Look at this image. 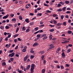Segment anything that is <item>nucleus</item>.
I'll return each mask as SVG.
<instances>
[{"mask_svg": "<svg viewBox=\"0 0 73 73\" xmlns=\"http://www.w3.org/2000/svg\"><path fill=\"white\" fill-rule=\"evenodd\" d=\"M35 64H33L31 66V73H33V72H34V71L33 70H34V69H35Z\"/></svg>", "mask_w": 73, "mask_h": 73, "instance_id": "1", "label": "nucleus"}, {"mask_svg": "<svg viewBox=\"0 0 73 73\" xmlns=\"http://www.w3.org/2000/svg\"><path fill=\"white\" fill-rule=\"evenodd\" d=\"M15 55V53L14 52H13L12 53L10 54L9 55V57H13Z\"/></svg>", "mask_w": 73, "mask_h": 73, "instance_id": "2", "label": "nucleus"}, {"mask_svg": "<svg viewBox=\"0 0 73 73\" xmlns=\"http://www.w3.org/2000/svg\"><path fill=\"white\" fill-rule=\"evenodd\" d=\"M62 55V58H65V57L66 55L65 54V53L64 52H63L61 54Z\"/></svg>", "mask_w": 73, "mask_h": 73, "instance_id": "3", "label": "nucleus"}, {"mask_svg": "<svg viewBox=\"0 0 73 73\" xmlns=\"http://www.w3.org/2000/svg\"><path fill=\"white\" fill-rule=\"evenodd\" d=\"M38 45V43L37 42H35L33 45V46H36Z\"/></svg>", "mask_w": 73, "mask_h": 73, "instance_id": "4", "label": "nucleus"}, {"mask_svg": "<svg viewBox=\"0 0 73 73\" xmlns=\"http://www.w3.org/2000/svg\"><path fill=\"white\" fill-rule=\"evenodd\" d=\"M11 45V44H7L5 46V47H6V48H8L10 47V45Z\"/></svg>", "mask_w": 73, "mask_h": 73, "instance_id": "5", "label": "nucleus"}, {"mask_svg": "<svg viewBox=\"0 0 73 73\" xmlns=\"http://www.w3.org/2000/svg\"><path fill=\"white\" fill-rule=\"evenodd\" d=\"M8 15H7L6 16H4L3 17V19H7L8 17Z\"/></svg>", "mask_w": 73, "mask_h": 73, "instance_id": "6", "label": "nucleus"}, {"mask_svg": "<svg viewBox=\"0 0 73 73\" xmlns=\"http://www.w3.org/2000/svg\"><path fill=\"white\" fill-rule=\"evenodd\" d=\"M31 67V65H29L27 66L26 67V69L27 70H29V68Z\"/></svg>", "mask_w": 73, "mask_h": 73, "instance_id": "7", "label": "nucleus"}, {"mask_svg": "<svg viewBox=\"0 0 73 73\" xmlns=\"http://www.w3.org/2000/svg\"><path fill=\"white\" fill-rule=\"evenodd\" d=\"M45 53V52L44 51H42L39 52V54H44Z\"/></svg>", "mask_w": 73, "mask_h": 73, "instance_id": "8", "label": "nucleus"}, {"mask_svg": "<svg viewBox=\"0 0 73 73\" xmlns=\"http://www.w3.org/2000/svg\"><path fill=\"white\" fill-rule=\"evenodd\" d=\"M46 70V69L45 68L42 69V73H45V71Z\"/></svg>", "mask_w": 73, "mask_h": 73, "instance_id": "9", "label": "nucleus"}, {"mask_svg": "<svg viewBox=\"0 0 73 73\" xmlns=\"http://www.w3.org/2000/svg\"><path fill=\"white\" fill-rule=\"evenodd\" d=\"M54 48V46H51L47 50V51H48L49 50H50V49H53V48Z\"/></svg>", "mask_w": 73, "mask_h": 73, "instance_id": "10", "label": "nucleus"}, {"mask_svg": "<svg viewBox=\"0 0 73 73\" xmlns=\"http://www.w3.org/2000/svg\"><path fill=\"white\" fill-rule=\"evenodd\" d=\"M47 38H48V36H45L43 38L42 40H46V39H47Z\"/></svg>", "mask_w": 73, "mask_h": 73, "instance_id": "11", "label": "nucleus"}, {"mask_svg": "<svg viewBox=\"0 0 73 73\" xmlns=\"http://www.w3.org/2000/svg\"><path fill=\"white\" fill-rule=\"evenodd\" d=\"M30 52L31 53H35V51H33V48L31 49Z\"/></svg>", "mask_w": 73, "mask_h": 73, "instance_id": "12", "label": "nucleus"}, {"mask_svg": "<svg viewBox=\"0 0 73 73\" xmlns=\"http://www.w3.org/2000/svg\"><path fill=\"white\" fill-rule=\"evenodd\" d=\"M25 21L26 23H29L30 22L29 21V19H26Z\"/></svg>", "mask_w": 73, "mask_h": 73, "instance_id": "13", "label": "nucleus"}, {"mask_svg": "<svg viewBox=\"0 0 73 73\" xmlns=\"http://www.w3.org/2000/svg\"><path fill=\"white\" fill-rule=\"evenodd\" d=\"M11 21H15V22H16V19L15 18H13L12 19Z\"/></svg>", "mask_w": 73, "mask_h": 73, "instance_id": "14", "label": "nucleus"}, {"mask_svg": "<svg viewBox=\"0 0 73 73\" xmlns=\"http://www.w3.org/2000/svg\"><path fill=\"white\" fill-rule=\"evenodd\" d=\"M19 20H23V18L21 16L19 15Z\"/></svg>", "mask_w": 73, "mask_h": 73, "instance_id": "15", "label": "nucleus"}, {"mask_svg": "<svg viewBox=\"0 0 73 73\" xmlns=\"http://www.w3.org/2000/svg\"><path fill=\"white\" fill-rule=\"evenodd\" d=\"M68 34H72V31L70 30L68 31Z\"/></svg>", "mask_w": 73, "mask_h": 73, "instance_id": "16", "label": "nucleus"}, {"mask_svg": "<svg viewBox=\"0 0 73 73\" xmlns=\"http://www.w3.org/2000/svg\"><path fill=\"white\" fill-rule=\"evenodd\" d=\"M27 58H28L26 56H25L24 58V61H27Z\"/></svg>", "mask_w": 73, "mask_h": 73, "instance_id": "17", "label": "nucleus"}, {"mask_svg": "<svg viewBox=\"0 0 73 73\" xmlns=\"http://www.w3.org/2000/svg\"><path fill=\"white\" fill-rule=\"evenodd\" d=\"M61 25H62V23H58L56 24V25L57 26H60Z\"/></svg>", "mask_w": 73, "mask_h": 73, "instance_id": "18", "label": "nucleus"}, {"mask_svg": "<svg viewBox=\"0 0 73 73\" xmlns=\"http://www.w3.org/2000/svg\"><path fill=\"white\" fill-rule=\"evenodd\" d=\"M54 29H51L50 30V32H54Z\"/></svg>", "mask_w": 73, "mask_h": 73, "instance_id": "19", "label": "nucleus"}, {"mask_svg": "<svg viewBox=\"0 0 73 73\" xmlns=\"http://www.w3.org/2000/svg\"><path fill=\"white\" fill-rule=\"evenodd\" d=\"M49 37L50 38V40H52V37H53V36H52V35H49Z\"/></svg>", "mask_w": 73, "mask_h": 73, "instance_id": "20", "label": "nucleus"}, {"mask_svg": "<svg viewBox=\"0 0 73 73\" xmlns=\"http://www.w3.org/2000/svg\"><path fill=\"white\" fill-rule=\"evenodd\" d=\"M19 34H16L14 35V38H16L18 36H19Z\"/></svg>", "mask_w": 73, "mask_h": 73, "instance_id": "21", "label": "nucleus"}, {"mask_svg": "<svg viewBox=\"0 0 73 73\" xmlns=\"http://www.w3.org/2000/svg\"><path fill=\"white\" fill-rule=\"evenodd\" d=\"M46 36V34H43L42 35L41 37H45V36Z\"/></svg>", "mask_w": 73, "mask_h": 73, "instance_id": "22", "label": "nucleus"}, {"mask_svg": "<svg viewBox=\"0 0 73 73\" xmlns=\"http://www.w3.org/2000/svg\"><path fill=\"white\" fill-rule=\"evenodd\" d=\"M53 16L54 17H56L58 16V15L57 14H54L53 15Z\"/></svg>", "mask_w": 73, "mask_h": 73, "instance_id": "23", "label": "nucleus"}, {"mask_svg": "<svg viewBox=\"0 0 73 73\" xmlns=\"http://www.w3.org/2000/svg\"><path fill=\"white\" fill-rule=\"evenodd\" d=\"M65 3L67 4H68L69 3V1H65Z\"/></svg>", "mask_w": 73, "mask_h": 73, "instance_id": "24", "label": "nucleus"}, {"mask_svg": "<svg viewBox=\"0 0 73 73\" xmlns=\"http://www.w3.org/2000/svg\"><path fill=\"white\" fill-rule=\"evenodd\" d=\"M29 31H30V29H28L26 30V33H28V32H29Z\"/></svg>", "mask_w": 73, "mask_h": 73, "instance_id": "25", "label": "nucleus"}, {"mask_svg": "<svg viewBox=\"0 0 73 73\" xmlns=\"http://www.w3.org/2000/svg\"><path fill=\"white\" fill-rule=\"evenodd\" d=\"M62 11V9H61V8L57 10V12H61Z\"/></svg>", "mask_w": 73, "mask_h": 73, "instance_id": "26", "label": "nucleus"}, {"mask_svg": "<svg viewBox=\"0 0 73 73\" xmlns=\"http://www.w3.org/2000/svg\"><path fill=\"white\" fill-rule=\"evenodd\" d=\"M44 57H45L44 55H42L41 56V58L42 60H44Z\"/></svg>", "mask_w": 73, "mask_h": 73, "instance_id": "27", "label": "nucleus"}, {"mask_svg": "<svg viewBox=\"0 0 73 73\" xmlns=\"http://www.w3.org/2000/svg\"><path fill=\"white\" fill-rule=\"evenodd\" d=\"M38 27H36L34 29V30L35 31H38Z\"/></svg>", "mask_w": 73, "mask_h": 73, "instance_id": "28", "label": "nucleus"}, {"mask_svg": "<svg viewBox=\"0 0 73 73\" xmlns=\"http://www.w3.org/2000/svg\"><path fill=\"white\" fill-rule=\"evenodd\" d=\"M36 37H37L38 38H40V37H41V35L40 34H38L36 36Z\"/></svg>", "mask_w": 73, "mask_h": 73, "instance_id": "29", "label": "nucleus"}, {"mask_svg": "<svg viewBox=\"0 0 73 73\" xmlns=\"http://www.w3.org/2000/svg\"><path fill=\"white\" fill-rule=\"evenodd\" d=\"M26 29L25 28V27H23L22 30H23V31H25Z\"/></svg>", "mask_w": 73, "mask_h": 73, "instance_id": "30", "label": "nucleus"}, {"mask_svg": "<svg viewBox=\"0 0 73 73\" xmlns=\"http://www.w3.org/2000/svg\"><path fill=\"white\" fill-rule=\"evenodd\" d=\"M64 16L63 15H62L60 16V19H62V20L64 19Z\"/></svg>", "mask_w": 73, "mask_h": 73, "instance_id": "31", "label": "nucleus"}, {"mask_svg": "<svg viewBox=\"0 0 73 73\" xmlns=\"http://www.w3.org/2000/svg\"><path fill=\"white\" fill-rule=\"evenodd\" d=\"M19 27H17L16 30V33H17V32H18V31H19Z\"/></svg>", "mask_w": 73, "mask_h": 73, "instance_id": "32", "label": "nucleus"}, {"mask_svg": "<svg viewBox=\"0 0 73 73\" xmlns=\"http://www.w3.org/2000/svg\"><path fill=\"white\" fill-rule=\"evenodd\" d=\"M53 22L54 24H56L57 23V21H55V20H54L53 21Z\"/></svg>", "mask_w": 73, "mask_h": 73, "instance_id": "33", "label": "nucleus"}, {"mask_svg": "<svg viewBox=\"0 0 73 73\" xmlns=\"http://www.w3.org/2000/svg\"><path fill=\"white\" fill-rule=\"evenodd\" d=\"M63 25L65 26L66 25V22H64L63 23Z\"/></svg>", "mask_w": 73, "mask_h": 73, "instance_id": "34", "label": "nucleus"}, {"mask_svg": "<svg viewBox=\"0 0 73 73\" xmlns=\"http://www.w3.org/2000/svg\"><path fill=\"white\" fill-rule=\"evenodd\" d=\"M37 15L41 16V15H42V14L41 13H38L37 14Z\"/></svg>", "mask_w": 73, "mask_h": 73, "instance_id": "35", "label": "nucleus"}, {"mask_svg": "<svg viewBox=\"0 0 73 73\" xmlns=\"http://www.w3.org/2000/svg\"><path fill=\"white\" fill-rule=\"evenodd\" d=\"M44 27V25L43 24L40 25L39 26V27L40 28H41L42 27Z\"/></svg>", "mask_w": 73, "mask_h": 73, "instance_id": "36", "label": "nucleus"}, {"mask_svg": "<svg viewBox=\"0 0 73 73\" xmlns=\"http://www.w3.org/2000/svg\"><path fill=\"white\" fill-rule=\"evenodd\" d=\"M14 15L13 14H11L10 15V16L11 17H13V16H14Z\"/></svg>", "mask_w": 73, "mask_h": 73, "instance_id": "37", "label": "nucleus"}, {"mask_svg": "<svg viewBox=\"0 0 73 73\" xmlns=\"http://www.w3.org/2000/svg\"><path fill=\"white\" fill-rule=\"evenodd\" d=\"M46 12H47V13H51V12H52V11L49 10H48L46 11Z\"/></svg>", "mask_w": 73, "mask_h": 73, "instance_id": "38", "label": "nucleus"}, {"mask_svg": "<svg viewBox=\"0 0 73 73\" xmlns=\"http://www.w3.org/2000/svg\"><path fill=\"white\" fill-rule=\"evenodd\" d=\"M66 8V7H64L62 9L63 10V11H65V9Z\"/></svg>", "mask_w": 73, "mask_h": 73, "instance_id": "39", "label": "nucleus"}, {"mask_svg": "<svg viewBox=\"0 0 73 73\" xmlns=\"http://www.w3.org/2000/svg\"><path fill=\"white\" fill-rule=\"evenodd\" d=\"M61 6V4L59 3L58 4V5L57 6V7H60Z\"/></svg>", "mask_w": 73, "mask_h": 73, "instance_id": "40", "label": "nucleus"}, {"mask_svg": "<svg viewBox=\"0 0 73 73\" xmlns=\"http://www.w3.org/2000/svg\"><path fill=\"white\" fill-rule=\"evenodd\" d=\"M71 13V12L70 11H67L66 12V13H67V14H69Z\"/></svg>", "mask_w": 73, "mask_h": 73, "instance_id": "41", "label": "nucleus"}, {"mask_svg": "<svg viewBox=\"0 0 73 73\" xmlns=\"http://www.w3.org/2000/svg\"><path fill=\"white\" fill-rule=\"evenodd\" d=\"M49 26H50V27H51V28H52L53 27H54V25H49Z\"/></svg>", "mask_w": 73, "mask_h": 73, "instance_id": "42", "label": "nucleus"}, {"mask_svg": "<svg viewBox=\"0 0 73 73\" xmlns=\"http://www.w3.org/2000/svg\"><path fill=\"white\" fill-rule=\"evenodd\" d=\"M22 51L23 52H25L27 51V50H26V49L25 48L23 49Z\"/></svg>", "mask_w": 73, "mask_h": 73, "instance_id": "43", "label": "nucleus"}, {"mask_svg": "<svg viewBox=\"0 0 73 73\" xmlns=\"http://www.w3.org/2000/svg\"><path fill=\"white\" fill-rule=\"evenodd\" d=\"M73 0H71L70 2V4H73Z\"/></svg>", "mask_w": 73, "mask_h": 73, "instance_id": "44", "label": "nucleus"}, {"mask_svg": "<svg viewBox=\"0 0 73 73\" xmlns=\"http://www.w3.org/2000/svg\"><path fill=\"white\" fill-rule=\"evenodd\" d=\"M44 6H46V7H48L49 5L46 3H44Z\"/></svg>", "mask_w": 73, "mask_h": 73, "instance_id": "45", "label": "nucleus"}, {"mask_svg": "<svg viewBox=\"0 0 73 73\" xmlns=\"http://www.w3.org/2000/svg\"><path fill=\"white\" fill-rule=\"evenodd\" d=\"M13 60H14V58H10V60L11 62L13 61Z\"/></svg>", "mask_w": 73, "mask_h": 73, "instance_id": "46", "label": "nucleus"}, {"mask_svg": "<svg viewBox=\"0 0 73 73\" xmlns=\"http://www.w3.org/2000/svg\"><path fill=\"white\" fill-rule=\"evenodd\" d=\"M35 57V56L34 55H32L30 57L31 58V59H32V58H34V57Z\"/></svg>", "mask_w": 73, "mask_h": 73, "instance_id": "47", "label": "nucleus"}, {"mask_svg": "<svg viewBox=\"0 0 73 73\" xmlns=\"http://www.w3.org/2000/svg\"><path fill=\"white\" fill-rule=\"evenodd\" d=\"M2 65L3 66H5L6 65V63L5 62H3L2 63Z\"/></svg>", "mask_w": 73, "mask_h": 73, "instance_id": "48", "label": "nucleus"}, {"mask_svg": "<svg viewBox=\"0 0 73 73\" xmlns=\"http://www.w3.org/2000/svg\"><path fill=\"white\" fill-rule=\"evenodd\" d=\"M5 28L7 29H9V26H6Z\"/></svg>", "mask_w": 73, "mask_h": 73, "instance_id": "49", "label": "nucleus"}, {"mask_svg": "<svg viewBox=\"0 0 73 73\" xmlns=\"http://www.w3.org/2000/svg\"><path fill=\"white\" fill-rule=\"evenodd\" d=\"M70 51H71V49H69L68 50H67L68 53H69V52H70Z\"/></svg>", "mask_w": 73, "mask_h": 73, "instance_id": "50", "label": "nucleus"}, {"mask_svg": "<svg viewBox=\"0 0 73 73\" xmlns=\"http://www.w3.org/2000/svg\"><path fill=\"white\" fill-rule=\"evenodd\" d=\"M17 39L19 41H21V39L20 38H18Z\"/></svg>", "mask_w": 73, "mask_h": 73, "instance_id": "51", "label": "nucleus"}, {"mask_svg": "<svg viewBox=\"0 0 73 73\" xmlns=\"http://www.w3.org/2000/svg\"><path fill=\"white\" fill-rule=\"evenodd\" d=\"M33 24H34L33 22H31L30 24V25H33Z\"/></svg>", "mask_w": 73, "mask_h": 73, "instance_id": "52", "label": "nucleus"}, {"mask_svg": "<svg viewBox=\"0 0 73 73\" xmlns=\"http://www.w3.org/2000/svg\"><path fill=\"white\" fill-rule=\"evenodd\" d=\"M60 4H62V5H64V2H60Z\"/></svg>", "mask_w": 73, "mask_h": 73, "instance_id": "53", "label": "nucleus"}, {"mask_svg": "<svg viewBox=\"0 0 73 73\" xmlns=\"http://www.w3.org/2000/svg\"><path fill=\"white\" fill-rule=\"evenodd\" d=\"M67 10L68 11H70L71 10V9L68 7L67 9Z\"/></svg>", "mask_w": 73, "mask_h": 73, "instance_id": "54", "label": "nucleus"}, {"mask_svg": "<svg viewBox=\"0 0 73 73\" xmlns=\"http://www.w3.org/2000/svg\"><path fill=\"white\" fill-rule=\"evenodd\" d=\"M0 28L1 29H3L4 28V27L3 26H1L0 27Z\"/></svg>", "mask_w": 73, "mask_h": 73, "instance_id": "55", "label": "nucleus"}, {"mask_svg": "<svg viewBox=\"0 0 73 73\" xmlns=\"http://www.w3.org/2000/svg\"><path fill=\"white\" fill-rule=\"evenodd\" d=\"M11 34H9V35L7 37V38H10V37H11Z\"/></svg>", "mask_w": 73, "mask_h": 73, "instance_id": "56", "label": "nucleus"}, {"mask_svg": "<svg viewBox=\"0 0 73 73\" xmlns=\"http://www.w3.org/2000/svg\"><path fill=\"white\" fill-rule=\"evenodd\" d=\"M29 15H31V16H33V15H34V14L31 13H30Z\"/></svg>", "mask_w": 73, "mask_h": 73, "instance_id": "57", "label": "nucleus"}, {"mask_svg": "<svg viewBox=\"0 0 73 73\" xmlns=\"http://www.w3.org/2000/svg\"><path fill=\"white\" fill-rule=\"evenodd\" d=\"M68 46H70V47H72V46L73 45H72V44H68Z\"/></svg>", "mask_w": 73, "mask_h": 73, "instance_id": "58", "label": "nucleus"}, {"mask_svg": "<svg viewBox=\"0 0 73 73\" xmlns=\"http://www.w3.org/2000/svg\"><path fill=\"white\" fill-rule=\"evenodd\" d=\"M11 68L12 67H11V66H9L8 68L9 70H11Z\"/></svg>", "mask_w": 73, "mask_h": 73, "instance_id": "59", "label": "nucleus"}, {"mask_svg": "<svg viewBox=\"0 0 73 73\" xmlns=\"http://www.w3.org/2000/svg\"><path fill=\"white\" fill-rule=\"evenodd\" d=\"M44 24V22L42 21H40V24Z\"/></svg>", "mask_w": 73, "mask_h": 73, "instance_id": "60", "label": "nucleus"}, {"mask_svg": "<svg viewBox=\"0 0 73 73\" xmlns=\"http://www.w3.org/2000/svg\"><path fill=\"white\" fill-rule=\"evenodd\" d=\"M65 40H66V38H63V41H65Z\"/></svg>", "mask_w": 73, "mask_h": 73, "instance_id": "61", "label": "nucleus"}, {"mask_svg": "<svg viewBox=\"0 0 73 73\" xmlns=\"http://www.w3.org/2000/svg\"><path fill=\"white\" fill-rule=\"evenodd\" d=\"M49 45L50 46H53V44H49Z\"/></svg>", "mask_w": 73, "mask_h": 73, "instance_id": "62", "label": "nucleus"}, {"mask_svg": "<svg viewBox=\"0 0 73 73\" xmlns=\"http://www.w3.org/2000/svg\"><path fill=\"white\" fill-rule=\"evenodd\" d=\"M9 26H10V27H12V24H9Z\"/></svg>", "mask_w": 73, "mask_h": 73, "instance_id": "63", "label": "nucleus"}, {"mask_svg": "<svg viewBox=\"0 0 73 73\" xmlns=\"http://www.w3.org/2000/svg\"><path fill=\"white\" fill-rule=\"evenodd\" d=\"M37 13V9H35V13Z\"/></svg>", "mask_w": 73, "mask_h": 73, "instance_id": "64", "label": "nucleus"}]
</instances>
